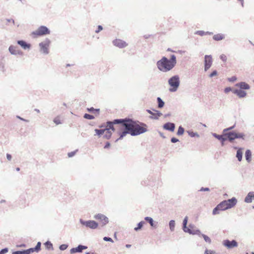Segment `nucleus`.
<instances>
[{"label": "nucleus", "instance_id": "obj_1", "mask_svg": "<svg viewBox=\"0 0 254 254\" xmlns=\"http://www.w3.org/2000/svg\"><path fill=\"white\" fill-rule=\"evenodd\" d=\"M127 123V127L131 132V136H137L147 131V126L142 122L134 120L129 118H125Z\"/></svg>", "mask_w": 254, "mask_h": 254}, {"label": "nucleus", "instance_id": "obj_2", "mask_svg": "<svg viewBox=\"0 0 254 254\" xmlns=\"http://www.w3.org/2000/svg\"><path fill=\"white\" fill-rule=\"evenodd\" d=\"M177 64L176 57L175 55H172L170 59L166 57H163L162 59L156 63L158 69L162 72H167L172 70Z\"/></svg>", "mask_w": 254, "mask_h": 254}, {"label": "nucleus", "instance_id": "obj_3", "mask_svg": "<svg viewBox=\"0 0 254 254\" xmlns=\"http://www.w3.org/2000/svg\"><path fill=\"white\" fill-rule=\"evenodd\" d=\"M115 123L120 124L121 127L120 129L122 130L124 129L123 131L118 132V134H119L120 137L116 140L115 142H117L118 140L122 139L127 134H129L131 135V132L128 129L129 127H127V123L125 118L118 119L115 122Z\"/></svg>", "mask_w": 254, "mask_h": 254}, {"label": "nucleus", "instance_id": "obj_4", "mask_svg": "<svg viewBox=\"0 0 254 254\" xmlns=\"http://www.w3.org/2000/svg\"><path fill=\"white\" fill-rule=\"evenodd\" d=\"M168 84L170 86L169 90L175 92L178 89L180 85V79L178 75H174L168 79Z\"/></svg>", "mask_w": 254, "mask_h": 254}, {"label": "nucleus", "instance_id": "obj_5", "mask_svg": "<svg viewBox=\"0 0 254 254\" xmlns=\"http://www.w3.org/2000/svg\"><path fill=\"white\" fill-rule=\"evenodd\" d=\"M50 34V29L45 26H40L35 31L32 32V34L37 36H41Z\"/></svg>", "mask_w": 254, "mask_h": 254}, {"label": "nucleus", "instance_id": "obj_6", "mask_svg": "<svg viewBox=\"0 0 254 254\" xmlns=\"http://www.w3.org/2000/svg\"><path fill=\"white\" fill-rule=\"evenodd\" d=\"M79 222L82 226L91 229H95L98 226V223L94 220L85 221L82 219H80Z\"/></svg>", "mask_w": 254, "mask_h": 254}, {"label": "nucleus", "instance_id": "obj_7", "mask_svg": "<svg viewBox=\"0 0 254 254\" xmlns=\"http://www.w3.org/2000/svg\"><path fill=\"white\" fill-rule=\"evenodd\" d=\"M50 43L51 41L49 39H46L44 41L40 43V51L46 55L49 54V47Z\"/></svg>", "mask_w": 254, "mask_h": 254}, {"label": "nucleus", "instance_id": "obj_8", "mask_svg": "<svg viewBox=\"0 0 254 254\" xmlns=\"http://www.w3.org/2000/svg\"><path fill=\"white\" fill-rule=\"evenodd\" d=\"M223 245L228 249H231L237 247L238 245L235 240L230 241L228 239L225 240L222 242Z\"/></svg>", "mask_w": 254, "mask_h": 254}, {"label": "nucleus", "instance_id": "obj_9", "mask_svg": "<svg viewBox=\"0 0 254 254\" xmlns=\"http://www.w3.org/2000/svg\"><path fill=\"white\" fill-rule=\"evenodd\" d=\"M146 112L149 114L151 115L149 118L153 120H158L159 118L162 115V114L159 111L155 109H152V111L149 109H147Z\"/></svg>", "mask_w": 254, "mask_h": 254}, {"label": "nucleus", "instance_id": "obj_10", "mask_svg": "<svg viewBox=\"0 0 254 254\" xmlns=\"http://www.w3.org/2000/svg\"><path fill=\"white\" fill-rule=\"evenodd\" d=\"M212 64V59L211 55H205L204 56V71H206L210 68Z\"/></svg>", "mask_w": 254, "mask_h": 254}, {"label": "nucleus", "instance_id": "obj_11", "mask_svg": "<svg viewBox=\"0 0 254 254\" xmlns=\"http://www.w3.org/2000/svg\"><path fill=\"white\" fill-rule=\"evenodd\" d=\"M94 218L100 221L103 226L106 225L109 222L108 218L102 214L99 213L94 215Z\"/></svg>", "mask_w": 254, "mask_h": 254}, {"label": "nucleus", "instance_id": "obj_12", "mask_svg": "<svg viewBox=\"0 0 254 254\" xmlns=\"http://www.w3.org/2000/svg\"><path fill=\"white\" fill-rule=\"evenodd\" d=\"M223 135L226 137L227 140L230 142H233L235 139V136L236 135V132L234 131L225 132V133H223Z\"/></svg>", "mask_w": 254, "mask_h": 254}, {"label": "nucleus", "instance_id": "obj_13", "mask_svg": "<svg viewBox=\"0 0 254 254\" xmlns=\"http://www.w3.org/2000/svg\"><path fill=\"white\" fill-rule=\"evenodd\" d=\"M17 48V46L11 45L9 47L8 51L10 54L13 55H23V53L22 51L18 50Z\"/></svg>", "mask_w": 254, "mask_h": 254}, {"label": "nucleus", "instance_id": "obj_14", "mask_svg": "<svg viewBox=\"0 0 254 254\" xmlns=\"http://www.w3.org/2000/svg\"><path fill=\"white\" fill-rule=\"evenodd\" d=\"M224 201H225L228 209L235 206L237 202V199L234 197L227 200H225Z\"/></svg>", "mask_w": 254, "mask_h": 254}, {"label": "nucleus", "instance_id": "obj_15", "mask_svg": "<svg viewBox=\"0 0 254 254\" xmlns=\"http://www.w3.org/2000/svg\"><path fill=\"white\" fill-rule=\"evenodd\" d=\"M114 46L120 48H123L127 46V44L124 41L120 39H115L113 41Z\"/></svg>", "mask_w": 254, "mask_h": 254}, {"label": "nucleus", "instance_id": "obj_16", "mask_svg": "<svg viewBox=\"0 0 254 254\" xmlns=\"http://www.w3.org/2000/svg\"><path fill=\"white\" fill-rule=\"evenodd\" d=\"M87 249V246H83L82 245H79L77 247L71 249L70 250V253L71 254L76 253H81L84 250H86Z\"/></svg>", "mask_w": 254, "mask_h": 254}, {"label": "nucleus", "instance_id": "obj_17", "mask_svg": "<svg viewBox=\"0 0 254 254\" xmlns=\"http://www.w3.org/2000/svg\"><path fill=\"white\" fill-rule=\"evenodd\" d=\"M163 127L165 130L173 132L175 129V124L173 123L167 122L164 124Z\"/></svg>", "mask_w": 254, "mask_h": 254}, {"label": "nucleus", "instance_id": "obj_18", "mask_svg": "<svg viewBox=\"0 0 254 254\" xmlns=\"http://www.w3.org/2000/svg\"><path fill=\"white\" fill-rule=\"evenodd\" d=\"M118 119H115L113 121H108L107 122V128H105V130L110 131V130L111 129L112 131H114L115 129L114 127V125H120V124L115 123V122Z\"/></svg>", "mask_w": 254, "mask_h": 254}, {"label": "nucleus", "instance_id": "obj_19", "mask_svg": "<svg viewBox=\"0 0 254 254\" xmlns=\"http://www.w3.org/2000/svg\"><path fill=\"white\" fill-rule=\"evenodd\" d=\"M18 45L20 46L23 49H29L31 48V44L27 43L24 40H20L17 41Z\"/></svg>", "mask_w": 254, "mask_h": 254}, {"label": "nucleus", "instance_id": "obj_20", "mask_svg": "<svg viewBox=\"0 0 254 254\" xmlns=\"http://www.w3.org/2000/svg\"><path fill=\"white\" fill-rule=\"evenodd\" d=\"M233 93L237 95L240 98H244L247 95V93L245 91L240 89H234Z\"/></svg>", "mask_w": 254, "mask_h": 254}, {"label": "nucleus", "instance_id": "obj_21", "mask_svg": "<svg viewBox=\"0 0 254 254\" xmlns=\"http://www.w3.org/2000/svg\"><path fill=\"white\" fill-rule=\"evenodd\" d=\"M254 200V191L249 192L245 197L244 201L246 203H251Z\"/></svg>", "mask_w": 254, "mask_h": 254}, {"label": "nucleus", "instance_id": "obj_22", "mask_svg": "<svg viewBox=\"0 0 254 254\" xmlns=\"http://www.w3.org/2000/svg\"><path fill=\"white\" fill-rule=\"evenodd\" d=\"M236 86L239 87L240 90H248L250 88V85L245 82H240L236 84Z\"/></svg>", "mask_w": 254, "mask_h": 254}, {"label": "nucleus", "instance_id": "obj_23", "mask_svg": "<svg viewBox=\"0 0 254 254\" xmlns=\"http://www.w3.org/2000/svg\"><path fill=\"white\" fill-rule=\"evenodd\" d=\"M243 148H239L237 151L236 157L238 159V160L240 162L242 161L243 158Z\"/></svg>", "mask_w": 254, "mask_h": 254}, {"label": "nucleus", "instance_id": "obj_24", "mask_svg": "<svg viewBox=\"0 0 254 254\" xmlns=\"http://www.w3.org/2000/svg\"><path fill=\"white\" fill-rule=\"evenodd\" d=\"M188 221V216H186L183 220L182 226V229L185 233L190 229L187 227Z\"/></svg>", "mask_w": 254, "mask_h": 254}, {"label": "nucleus", "instance_id": "obj_25", "mask_svg": "<svg viewBox=\"0 0 254 254\" xmlns=\"http://www.w3.org/2000/svg\"><path fill=\"white\" fill-rule=\"evenodd\" d=\"M186 233H188L191 235H197L198 236H201L202 234L200 231L198 229L191 230L189 229Z\"/></svg>", "mask_w": 254, "mask_h": 254}, {"label": "nucleus", "instance_id": "obj_26", "mask_svg": "<svg viewBox=\"0 0 254 254\" xmlns=\"http://www.w3.org/2000/svg\"><path fill=\"white\" fill-rule=\"evenodd\" d=\"M245 158L246 161L250 163L252 160V152L249 149H248L245 152Z\"/></svg>", "mask_w": 254, "mask_h": 254}, {"label": "nucleus", "instance_id": "obj_27", "mask_svg": "<svg viewBox=\"0 0 254 254\" xmlns=\"http://www.w3.org/2000/svg\"><path fill=\"white\" fill-rule=\"evenodd\" d=\"M225 38V36L222 34H217L213 36V39L215 41H218L222 40Z\"/></svg>", "mask_w": 254, "mask_h": 254}, {"label": "nucleus", "instance_id": "obj_28", "mask_svg": "<svg viewBox=\"0 0 254 254\" xmlns=\"http://www.w3.org/2000/svg\"><path fill=\"white\" fill-rule=\"evenodd\" d=\"M218 206H219L220 209L222 211L228 209L225 201L224 200L222 201L220 203H219L218 204Z\"/></svg>", "mask_w": 254, "mask_h": 254}, {"label": "nucleus", "instance_id": "obj_29", "mask_svg": "<svg viewBox=\"0 0 254 254\" xmlns=\"http://www.w3.org/2000/svg\"><path fill=\"white\" fill-rule=\"evenodd\" d=\"M157 101L158 103V108L159 109L162 108L165 104V103L163 101V100L160 97H157Z\"/></svg>", "mask_w": 254, "mask_h": 254}, {"label": "nucleus", "instance_id": "obj_30", "mask_svg": "<svg viewBox=\"0 0 254 254\" xmlns=\"http://www.w3.org/2000/svg\"><path fill=\"white\" fill-rule=\"evenodd\" d=\"M144 224H145V222L143 221H141L140 222H139L137 224V227H135L134 228V231H138L141 230Z\"/></svg>", "mask_w": 254, "mask_h": 254}, {"label": "nucleus", "instance_id": "obj_31", "mask_svg": "<svg viewBox=\"0 0 254 254\" xmlns=\"http://www.w3.org/2000/svg\"><path fill=\"white\" fill-rule=\"evenodd\" d=\"M144 220L148 222L151 226L154 227V220L153 219L150 217L147 216L144 218Z\"/></svg>", "mask_w": 254, "mask_h": 254}, {"label": "nucleus", "instance_id": "obj_32", "mask_svg": "<svg viewBox=\"0 0 254 254\" xmlns=\"http://www.w3.org/2000/svg\"><path fill=\"white\" fill-rule=\"evenodd\" d=\"M169 228L171 231H174L175 227V221L174 220H171L169 223Z\"/></svg>", "mask_w": 254, "mask_h": 254}, {"label": "nucleus", "instance_id": "obj_33", "mask_svg": "<svg viewBox=\"0 0 254 254\" xmlns=\"http://www.w3.org/2000/svg\"><path fill=\"white\" fill-rule=\"evenodd\" d=\"M187 132L188 134L191 137H199V135L197 132H194L191 130H188Z\"/></svg>", "mask_w": 254, "mask_h": 254}, {"label": "nucleus", "instance_id": "obj_34", "mask_svg": "<svg viewBox=\"0 0 254 254\" xmlns=\"http://www.w3.org/2000/svg\"><path fill=\"white\" fill-rule=\"evenodd\" d=\"M46 248L48 250H53V244H52V243L49 241H47L45 244H44Z\"/></svg>", "mask_w": 254, "mask_h": 254}, {"label": "nucleus", "instance_id": "obj_35", "mask_svg": "<svg viewBox=\"0 0 254 254\" xmlns=\"http://www.w3.org/2000/svg\"><path fill=\"white\" fill-rule=\"evenodd\" d=\"M222 211L220 209L219 206L218 205L213 209L212 211V214L213 215H216L220 213V212Z\"/></svg>", "mask_w": 254, "mask_h": 254}, {"label": "nucleus", "instance_id": "obj_36", "mask_svg": "<svg viewBox=\"0 0 254 254\" xmlns=\"http://www.w3.org/2000/svg\"><path fill=\"white\" fill-rule=\"evenodd\" d=\"M212 135L216 138H217V139H218L219 140H224V138L223 137H224V136L223 135H219V134H217V133H212Z\"/></svg>", "mask_w": 254, "mask_h": 254}, {"label": "nucleus", "instance_id": "obj_37", "mask_svg": "<svg viewBox=\"0 0 254 254\" xmlns=\"http://www.w3.org/2000/svg\"><path fill=\"white\" fill-rule=\"evenodd\" d=\"M185 131L184 128L181 126L179 127L177 134L178 135H182L184 134Z\"/></svg>", "mask_w": 254, "mask_h": 254}, {"label": "nucleus", "instance_id": "obj_38", "mask_svg": "<svg viewBox=\"0 0 254 254\" xmlns=\"http://www.w3.org/2000/svg\"><path fill=\"white\" fill-rule=\"evenodd\" d=\"M105 131V129H95V131L97 135L99 136H100L101 135H103Z\"/></svg>", "mask_w": 254, "mask_h": 254}, {"label": "nucleus", "instance_id": "obj_39", "mask_svg": "<svg viewBox=\"0 0 254 254\" xmlns=\"http://www.w3.org/2000/svg\"><path fill=\"white\" fill-rule=\"evenodd\" d=\"M201 236L203 237L204 241L206 243H208V244H210L211 243V240L208 236H207L206 235H204L203 234H201Z\"/></svg>", "mask_w": 254, "mask_h": 254}, {"label": "nucleus", "instance_id": "obj_40", "mask_svg": "<svg viewBox=\"0 0 254 254\" xmlns=\"http://www.w3.org/2000/svg\"><path fill=\"white\" fill-rule=\"evenodd\" d=\"M25 250H26L27 254H30L31 253L35 252L36 253H38V252L37 251V250H36L35 247L29 248V249Z\"/></svg>", "mask_w": 254, "mask_h": 254}, {"label": "nucleus", "instance_id": "obj_41", "mask_svg": "<svg viewBox=\"0 0 254 254\" xmlns=\"http://www.w3.org/2000/svg\"><path fill=\"white\" fill-rule=\"evenodd\" d=\"M106 132L105 134H104V137L105 138L109 139V138H111V137L112 136V132H111V131H108V130H106Z\"/></svg>", "mask_w": 254, "mask_h": 254}, {"label": "nucleus", "instance_id": "obj_42", "mask_svg": "<svg viewBox=\"0 0 254 254\" xmlns=\"http://www.w3.org/2000/svg\"><path fill=\"white\" fill-rule=\"evenodd\" d=\"M83 117L84 118L88 120H93L95 118L94 116L88 114H85Z\"/></svg>", "mask_w": 254, "mask_h": 254}, {"label": "nucleus", "instance_id": "obj_43", "mask_svg": "<svg viewBox=\"0 0 254 254\" xmlns=\"http://www.w3.org/2000/svg\"><path fill=\"white\" fill-rule=\"evenodd\" d=\"M12 254H27L25 250L21 251H15L12 253Z\"/></svg>", "mask_w": 254, "mask_h": 254}, {"label": "nucleus", "instance_id": "obj_44", "mask_svg": "<svg viewBox=\"0 0 254 254\" xmlns=\"http://www.w3.org/2000/svg\"><path fill=\"white\" fill-rule=\"evenodd\" d=\"M245 134L243 133H236V135L235 136L236 139L237 138H242L244 139Z\"/></svg>", "mask_w": 254, "mask_h": 254}, {"label": "nucleus", "instance_id": "obj_45", "mask_svg": "<svg viewBox=\"0 0 254 254\" xmlns=\"http://www.w3.org/2000/svg\"><path fill=\"white\" fill-rule=\"evenodd\" d=\"M195 34L196 35H200L201 36H203L204 35H205V32L204 31H202V30H198V31H196L195 32Z\"/></svg>", "mask_w": 254, "mask_h": 254}, {"label": "nucleus", "instance_id": "obj_46", "mask_svg": "<svg viewBox=\"0 0 254 254\" xmlns=\"http://www.w3.org/2000/svg\"><path fill=\"white\" fill-rule=\"evenodd\" d=\"M68 247V245L67 244H62L60 246L59 249L61 251L65 250Z\"/></svg>", "mask_w": 254, "mask_h": 254}, {"label": "nucleus", "instance_id": "obj_47", "mask_svg": "<svg viewBox=\"0 0 254 254\" xmlns=\"http://www.w3.org/2000/svg\"><path fill=\"white\" fill-rule=\"evenodd\" d=\"M235 127V125H233L232 127H229L228 128H225L223 130V133H225V132H229V131L232 130L233 128H234Z\"/></svg>", "mask_w": 254, "mask_h": 254}, {"label": "nucleus", "instance_id": "obj_48", "mask_svg": "<svg viewBox=\"0 0 254 254\" xmlns=\"http://www.w3.org/2000/svg\"><path fill=\"white\" fill-rule=\"evenodd\" d=\"M204 254H216V252L213 250L206 249Z\"/></svg>", "mask_w": 254, "mask_h": 254}, {"label": "nucleus", "instance_id": "obj_49", "mask_svg": "<svg viewBox=\"0 0 254 254\" xmlns=\"http://www.w3.org/2000/svg\"><path fill=\"white\" fill-rule=\"evenodd\" d=\"M218 74L217 71L216 70H214L209 75V77L211 78L213 77L216 75H217Z\"/></svg>", "mask_w": 254, "mask_h": 254}, {"label": "nucleus", "instance_id": "obj_50", "mask_svg": "<svg viewBox=\"0 0 254 254\" xmlns=\"http://www.w3.org/2000/svg\"><path fill=\"white\" fill-rule=\"evenodd\" d=\"M220 59L223 62H226L227 61V57L224 54H222L220 55Z\"/></svg>", "mask_w": 254, "mask_h": 254}, {"label": "nucleus", "instance_id": "obj_51", "mask_svg": "<svg viewBox=\"0 0 254 254\" xmlns=\"http://www.w3.org/2000/svg\"><path fill=\"white\" fill-rule=\"evenodd\" d=\"M41 243L40 242H38L35 246V248L37 250V251L39 252L41 250Z\"/></svg>", "mask_w": 254, "mask_h": 254}, {"label": "nucleus", "instance_id": "obj_52", "mask_svg": "<svg viewBox=\"0 0 254 254\" xmlns=\"http://www.w3.org/2000/svg\"><path fill=\"white\" fill-rule=\"evenodd\" d=\"M77 151V150L68 153V154H67L68 157L69 158L73 157V156L75 155V154Z\"/></svg>", "mask_w": 254, "mask_h": 254}, {"label": "nucleus", "instance_id": "obj_53", "mask_svg": "<svg viewBox=\"0 0 254 254\" xmlns=\"http://www.w3.org/2000/svg\"><path fill=\"white\" fill-rule=\"evenodd\" d=\"M103 240H104V241H106V242H112V243L114 242V241L112 240V239L111 238H110V237H104L103 238Z\"/></svg>", "mask_w": 254, "mask_h": 254}, {"label": "nucleus", "instance_id": "obj_54", "mask_svg": "<svg viewBox=\"0 0 254 254\" xmlns=\"http://www.w3.org/2000/svg\"><path fill=\"white\" fill-rule=\"evenodd\" d=\"M8 251V249L7 248H5L4 249H2L0 251V254H5L7 253Z\"/></svg>", "mask_w": 254, "mask_h": 254}, {"label": "nucleus", "instance_id": "obj_55", "mask_svg": "<svg viewBox=\"0 0 254 254\" xmlns=\"http://www.w3.org/2000/svg\"><path fill=\"white\" fill-rule=\"evenodd\" d=\"M237 80V77L235 76H232L228 79L229 82H234Z\"/></svg>", "mask_w": 254, "mask_h": 254}, {"label": "nucleus", "instance_id": "obj_56", "mask_svg": "<svg viewBox=\"0 0 254 254\" xmlns=\"http://www.w3.org/2000/svg\"><path fill=\"white\" fill-rule=\"evenodd\" d=\"M53 121L56 125H59L62 123L61 121L58 118H55Z\"/></svg>", "mask_w": 254, "mask_h": 254}, {"label": "nucleus", "instance_id": "obj_57", "mask_svg": "<svg viewBox=\"0 0 254 254\" xmlns=\"http://www.w3.org/2000/svg\"><path fill=\"white\" fill-rule=\"evenodd\" d=\"M233 90L232 88L230 87H226L224 89V92L225 93H227L228 92H229L230 91H232L233 92Z\"/></svg>", "mask_w": 254, "mask_h": 254}, {"label": "nucleus", "instance_id": "obj_58", "mask_svg": "<svg viewBox=\"0 0 254 254\" xmlns=\"http://www.w3.org/2000/svg\"><path fill=\"white\" fill-rule=\"evenodd\" d=\"M103 30V27L101 25H98L97 27V29L95 31V32L96 33H98L100 32L101 30Z\"/></svg>", "mask_w": 254, "mask_h": 254}, {"label": "nucleus", "instance_id": "obj_59", "mask_svg": "<svg viewBox=\"0 0 254 254\" xmlns=\"http://www.w3.org/2000/svg\"><path fill=\"white\" fill-rule=\"evenodd\" d=\"M179 141V140L178 139H177V138L174 137H172L171 139V141L172 143H176V142H178Z\"/></svg>", "mask_w": 254, "mask_h": 254}, {"label": "nucleus", "instance_id": "obj_60", "mask_svg": "<svg viewBox=\"0 0 254 254\" xmlns=\"http://www.w3.org/2000/svg\"><path fill=\"white\" fill-rule=\"evenodd\" d=\"M87 110L90 113H94L95 109L93 107L88 108Z\"/></svg>", "mask_w": 254, "mask_h": 254}, {"label": "nucleus", "instance_id": "obj_61", "mask_svg": "<svg viewBox=\"0 0 254 254\" xmlns=\"http://www.w3.org/2000/svg\"><path fill=\"white\" fill-rule=\"evenodd\" d=\"M210 189L208 188H203L202 187L200 189L199 191H209Z\"/></svg>", "mask_w": 254, "mask_h": 254}, {"label": "nucleus", "instance_id": "obj_62", "mask_svg": "<svg viewBox=\"0 0 254 254\" xmlns=\"http://www.w3.org/2000/svg\"><path fill=\"white\" fill-rule=\"evenodd\" d=\"M111 144L109 142H107L104 146V148H108L110 147Z\"/></svg>", "mask_w": 254, "mask_h": 254}, {"label": "nucleus", "instance_id": "obj_63", "mask_svg": "<svg viewBox=\"0 0 254 254\" xmlns=\"http://www.w3.org/2000/svg\"><path fill=\"white\" fill-rule=\"evenodd\" d=\"M6 158L8 160H11V158H12V156L10 154H8V153H7L6 154Z\"/></svg>", "mask_w": 254, "mask_h": 254}, {"label": "nucleus", "instance_id": "obj_64", "mask_svg": "<svg viewBox=\"0 0 254 254\" xmlns=\"http://www.w3.org/2000/svg\"><path fill=\"white\" fill-rule=\"evenodd\" d=\"M16 118H18V119H19V120H21V121H24V122H28V120H25V119H23V118H22L20 117V116H16Z\"/></svg>", "mask_w": 254, "mask_h": 254}]
</instances>
